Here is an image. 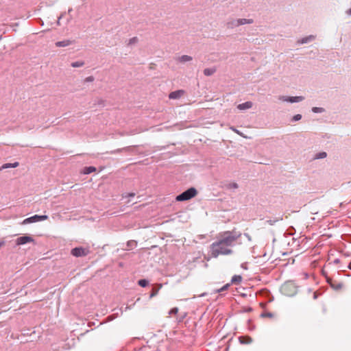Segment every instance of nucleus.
Instances as JSON below:
<instances>
[{"mask_svg":"<svg viewBox=\"0 0 351 351\" xmlns=\"http://www.w3.org/2000/svg\"><path fill=\"white\" fill-rule=\"evenodd\" d=\"M178 312V308L177 307H174L173 308H171L169 312V315H176L177 314Z\"/></svg>","mask_w":351,"mask_h":351,"instance_id":"c85d7f7f","label":"nucleus"},{"mask_svg":"<svg viewBox=\"0 0 351 351\" xmlns=\"http://www.w3.org/2000/svg\"><path fill=\"white\" fill-rule=\"evenodd\" d=\"M279 220H280V219H276V220H274V221H272V220H269V221H267V222H268L270 225H274V223H275L276 221H279Z\"/></svg>","mask_w":351,"mask_h":351,"instance_id":"f704fd0d","label":"nucleus"},{"mask_svg":"<svg viewBox=\"0 0 351 351\" xmlns=\"http://www.w3.org/2000/svg\"><path fill=\"white\" fill-rule=\"evenodd\" d=\"M34 241V239L32 237H29V236H23V237H20L19 238L16 239V244L17 245H24V244H26L27 243H31V242H33Z\"/></svg>","mask_w":351,"mask_h":351,"instance_id":"6e6552de","label":"nucleus"},{"mask_svg":"<svg viewBox=\"0 0 351 351\" xmlns=\"http://www.w3.org/2000/svg\"><path fill=\"white\" fill-rule=\"evenodd\" d=\"M137 42H138V38H137V37H133V38H132L129 39L128 43V45H134V44H136Z\"/></svg>","mask_w":351,"mask_h":351,"instance_id":"cd10ccee","label":"nucleus"},{"mask_svg":"<svg viewBox=\"0 0 351 351\" xmlns=\"http://www.w3.org/2000/svg\"><path fill=\"white\" fill-rule=\"evenodd\" d=\"M339 263V258H336L333 261V263L334 264H338Z\"/></svg>","mask_w":351,"mask_h":351,"instance_id":"58836bf2","label":"nucleus"},{"mask_svg":"<svg viewBox=\"0 0 351 351\" xmlns=\"http://www.w3.org/2000/svg\"><path fill=\"white\" fill-rule=\"evenodd\" d=\"M137 245V242L134 240H130L127 242L126 250H130L134 248Z\"/></svg>","mask_w":351,"mask_h":351,"instance_id":"a211bd4d","label":"nucleus"},{"mask_svg":"<svg viewBox=\"0 0 351 351\" xmlns=\"http://www.w3.org/2000/svg\"><path fill=\"white\" fill-rule=\"evenodd\" d=\"M4 245V242L3 241H0V247Z\"/></svg>","mask_w":351,"mask_h":351,"instance_id":"79ce46f5","label":"nucleus"},{"mask_svg":"<svg viewBox=\"0 0 351 351\" xmlns=\"http://www.w3.org/2000/svg\"><path fill=\"white\" fill-rule=\"evenodd\" d=\"M328 283H330V286L335 290H339L341 289L343 287V285L341 283L337 282V283H332L331 280H328Z\"/></svg>","mask_w":351,"mask_h":351,"instance_id":"aec40b11","label":"nucleus"},{"mask_svg":"<svg viewBox=\"0 0 351 351\" xmlns=\"http://www.w3.org/2000/svg\"><path fill=\"white\" fill-rule=\"evenodd\" d=\"M253 104L252 101H246L243 104H240L237 106V108L240 110H245L250 109L252 107Z\"/></svg>","mask_w":351,"mask_h":351,"instance_id":"9b49d317","label":"nucleus"},{"mask_svg":"<svg viewBox=\"0 0 351 351\" xmlns=\"http://www.w3.org/2000/svg\"><path fill=\"white\" fill-rule=\"evenodd\" d=\"M327 156L326 153L324 152H319L315 154L314 158L315 159H322L326 158Z\"/></svg>","mask_w":351,"mask_h":351,"instance_id":"b1692460","label":"nucleus"},{"mask_svg":"<svg viewBox=\"0 0 351 351\" xmlns=\"http://www.w3.org/2000/svg\"><path fill=\"white\" fill-rule=\"evenodd\" d=\"M19 165L18 162H15L14 163H5L1 167H0V171L8 168H15Z\"/></svg>","mask_w":351,"mask_h":351,"instance_id":"ddd939ff","label":"nucleus"},{"mask_svg":"<svg viewBox=\"0 0 351 351\" xmlns=\"http://www.w3.org/2000/svg\"><path fill=\"white\" fill-rule=\"evenodd\" d=\"M73 43L72 40H64L62 41H58L56 43V46L58 47H64L70 45Z\"/></svg>","mask_w":351,"mask_h":351,"instance_id":"f8f14e48","label":"nucleus"},{"mask_svg":"<svg viewBox=\"0 0 351 351\" xmlns=\"http://www.w3.org/2000/svg\"><path fill=\"white\" fill-rule=\"evenodd\" d=\"M135 196V193H128L127 195H123V197H133Z\"/></svg>","mask_w":351,"mask_h":351,"instance_id":"473e14b6","label":"nucleus"},{"mask_svg":"<svg viewBox=\"0 0 351 351\" xmlns=\"http://www.w3.org/2000/svg\"><path fill=\"white\" fill-rule=\"evenodd\" d=\"M302 119V115L300 114H295L293 117L292 121H298Z\"/></svg>","mask_w":351,"mask_h":351,"instance_id":"c756f323","label":"nucleus"},{"mask_svg":"<svg viewBox=\"0 0 351 351\" xmlns=\"http://www.w3.org/2000/svg\"><path fill=\"white\" fill-rule=\"evenodd\" d=\"M184 91L183 90L173 91L169 94V97L171 99H176L181 97L184 95Z\"/></svg>","mask_w":351,"mask_h":351,"instance_id":"9d476101","label":"nucleus"},{"mask_svg":"<svg viewBox=\"0 0 351 351\" xmlns=\"http://www.w3.org/2000/svg\"><path fill=\"white\" fill-rule=\"evenodd\" d=\"M261 317H273V314L271 313H269V312L263 313L261 314Z\"/></svg>","mask_w":351,"mask_h":351,"instance_id":"2f4dec72","label":"nucleus"},{"mask_svg":"<svg viewBox=\"0 0 351 351\" xmlns=\"http://www.w3.org/2000/svg\"><path fill=\"white\" fill-rule=\"evenodd\" d=\"M216 71V69L215 68H207L204 70V74L206 76H210L212 75Z\"/></svg>","mask_w":351,"mask_h":351,"instance_id":"6ab92c4d","label":"nucleus"},{"mask_svg":"<svg viewBox=\"0 0 351 351\" xmlns=\"http://www.w3.org/2000/svg\"><path fill=\"white\" fill-rule=\"evenodd\" d=\"M95 171H96V168L95 167L90 166V167H86L84 169L83 172H84V174H89V173H91L92 172Z\"/></svg>","mask_w":351,"mask_h":351,"instance_id":"412c9836","label":"nucleus"},{"mask_svg":"<svg viewBox=\"0 0 351 351\" xmlns=\"http://www.w3.org/2000/svg\"><path fill=\"white\" fill-rule=\"evenodd\" d=\"M241 235V232L234 230L226 231L219 234L216 241L231 249Z\"/></svg>","mask_w":351,"mask_h":351,"instance_id":"f257e3e1","label":"nucleus"},{"mask_svg":"<svg viewBox=\"0 0 351 351\" xmlns=\"http://www.w3.org/2000/svg\"><path fill=\"white\" fill-rule=\"evenodd\" d=\"M88 253V250L79 247H75L71 250V254L75 257H81L86 256Z\"/></svg>","mask_w":351,"mask_h":351,"instance_id":"0eeeda50","label":"nucleus"},{"mask_svg":"<svg viewBox=\"0 0 351 351\" xmlns=\"http://www.w3.org/2000/svg\"><path fill=\"white\" fill-rule=\"evenodd\" d=\"M93 80H94V77L93 76L87 77L85 79V82H93Z\"/></svg>","mask_w":351,"mask_h":351,"instance_id":"72a5a7b5","label":"nucleus"},{"mask_svg":"<svg viewBox=\"0 0 351 351\" xmlns=\"http://www.w3.org/2000/svg\"><path fill=\"white\" fill-rule=\"evenodd\" d=\"M157 293H158V290L154 291L151 293L150 297H151V298H152V297L155 296V295L157 294Z\"/></svg>","mask_w":351,"mask_h":351,"instance_id":"c9c22d12","label":"nucleus"},{"mask_svg":"<svg viewBox=\"0 0 351 351\" xmlns=\"http://www.w3.org/2000/svg\"><path fill=\"white\" fill-rule=\"evenodd\" d=\"M210 252L212 257L217 258L219 255L231 254L233 251L228 247L215 241L210 246Z\"/></svg>","mask_w":351,"mask_h":351,"instance_id":"f03ea898","label":"nucleus"},{"mask_svg":"<svg viewBox=\"0 0 351 351\" xmlns=\"http://www.w3.org/2000/svg\"><path fill=\"white\" fill-rule=\"evenodd\" d=\"M1 40V36H0V40Z\"/></svg>","mask_w":351,"mask_h":351,"instance_id":"c03bdc74","label":"nucleus"},{"mask_svg":"<svg viewBox=\"0 0 351 351\" xmlns=\"http://www.w3.org/2000/svg\"><path fill=\"white\" fill-rule=\"evenodd\" d=\"M47 219H48V216L47 215H35L34 216H32L30 217L25 219L23 221L22 224L26 225V224L31 223H36V222H38V221H41L46 220Z\"/></svg>","mask_w":351,"mask_h":351,"instance_id":"39448f33","label":"nucleus"},{"mask_svg":"<svg viewBox=\"0 0 351 351\" xmlns=\"http://www.w3.org/2000/svg\"><path fill=\"white\" fill-rule=\"evenodd\" d=\"M239 26L238 19H230L226 23V27L228 29H234Z\"/></svg>","mask_w":351,"mask_h":351,"instance_id":"1a4fd4ad","label":"nucleus"},{"mask_svg":"<svg viewBox=\"0 0 351 351\" xmlns=\"http://www.w3.org/2000/svg\"><path fill=\"white\" fill-rule=\"evenodd\" d=\"M239 26L245 24H252L254 23V20L252 19H238Z\"/></svg>","mask_w":351,"mask_h":351,"instance_id":"2eb2a0df","label":"nucleus"},{"mask_svg":"<svg viewBox=\"0 0 351 351\" xmlns=\"http://www.w3.org/2000/svg\"><path fill=\"white\" fill-rule=\"evenodd\" d=\"M279 99L283 101L289 102V103H298L304 99V97L302 96H295V97H290V96H280Z\"/></svg>","mask_w":351,"mask_h":351,"instance_id":"423d86ee","label":"nucleus"},{"mask_svg":"<svg viewBox=\"0 0 351 351\" xmlns=\"http://www.w3.org/2000/svg\"><path fill=\"white\" fill-rule=\"evenodd\" d=\"M241 280H242L241 276L234 275L232 276V278L231 279V283L234 284V285H238L241 282Z\"/></svg>","mask_w":351,"mask_h":351,"instance_id":"f3484780","label":"nucleus"},{"mask_svg":"<svg viewBox=\"0 0 351 351\" xmlns=\"http://www.w3.org/2000/svg\"><path fill=\"white\" fill-rule=\"evenodd\" d=\"M240 341L241 343H250L252 342V339L250 337H240Z\"/></svg>","mask_w":351,"mask_h":351,"instance_id":"5701e85b","label":"nucleus"},{"mask_svg":"<svg viewBox=\"0 0 351 351\" xmlns=\"http://www.w3.org/2000/svg\"><path fill=\"white\" fill-rule=\"evenodd\" d=\"M247 265V263H242L241 266V267L243 269H247V265Z\"/></svg>","mask_w":351,"mask_h":351,"instance_id":"e433bc0d","label":"nucleus"},{"mask_svg":"<svg viewBox=\"0 0 351 351\" xmlns=\"http://www.w3.org/2000/svg\"><path fill=\"white\" fill-rule=\"evenodd\" d=\"M348 267L350 269H351V262L350 263L349 265H348Z\"/></svg>","mask_w":351,"mask_h":351,"instance_id":"37998d69","label":"nucleus"},{"mask_svg":"<svg viewBox=\"0 0 351 351\" xmlns=\"http://www.w3.org/2000/svg\"><path fill=\"white\" fill-rule=\"evenodd\" d=\"M84 65V61H77L71 63V66L74 68L81 67Z\"/></svg>","mask_w":351,"mask_h":351,"instance_id":"393cba45","label":"nucleus"},{"mask_svg":"<svg viewBox=\"0 0 351 351\" xmlns=\"http://www.w3.org/2000/svg\"><path fill=\"white\" fill-rule=\"evenodd\" d=\"M239 186L236 182H230L226 185V189L228 190H234L238 189Z\"/></svg>","mask_w":351,"mask_h":351,"instance_id":"4be33fe9","label":"nucleus"},{"mask_svg":"<svg viewBox=\"0 0 351 351\" xmlns=\"http://www.w3.org/2000/svg\"><path fill=\"white\" fill-rule=\"evenodd\" d=\"M232 130L234 131L236 133L239 134V132L237 130L232 128Z\"/></svg>","mask_w":351,"mask_h":351,"instance_id":"a19ab883","label":"nucleus"},{"mask_svg":"<svg viewBox=\"0 0 351 351\" xmlns=\"http://www.w3.org/2000/svg\"><path fill=\"white\" fill-rule=\"evenodd\" d=\"M192 59H193L192 57L190 56L183 55L178 58V61L180 62L184 63V62H189V61L192 60Z\"/></svg>","mask_w":351,"mask_h":351,"instance_id":"dca6fc26","label":"nucleus"},{"mask_svg":"<svg viewBox=\"0 0 351 351\" xmlns=\"http://www.w3.org/2000/svg\"><path fill=\"white\" fill-rule=\"evenodd\" d=\"M230 287V284H229V283H228V284L225 285L224 286H223L221 289H219L218 290V292H219V293H220V292H223V291H224L227 290V289H228V287Z\"/></svg>","mask_w":351,"mask_h":351,"instance_id":"7c9ffc66","label":"nucleus"},{"mask_svg":"<svg viewBox=\"0 0 351 351\" xmlns=\"http://www.w3.org/2000/svg\"><path fill=\"white\" fill-rule=\"evenodd\" d=\"M281 292L285 295L293 296L297 293V289L293 283L287 282L281 287Z\"/></svg>","mask_w":351,"mask_h":351,"instance_id":"20e7f679","label":"nucleus"},{"mask_svg":"<svg viewBox=\"0 0 351 351\" xmlns=\"http://www.w3.org/2000/svg\"><path fill=\"white\" fill-rule=\"evenodd\" d=\"M148 283H149L148 280H147L145 279H141L138 282V285L142 287H145L148 285Z\"/></svg>","mask_w":351,"mask_h":351,"instance_id":"a878e982","label":"nucleus"},{"mask_svg":"<svg viewBox=\"0 0 351 351\" xmlns=\"http://www.w3.org/2000/svg\"><path fill=\"white\" fill-rule=\"evenodd\" d=\"M196 195L197 190L193 187H191L180 195H177L176 199L178 202L187 201L194 197Z\"/></svg>","mask_w":351,"mask_h":351,"instance_id":"7ed1b4c3","label":"nucleus"},{"mask_svg":"<svg viewBox=\"0 0 351 351\" xmlns=\"http://www.w3.org/2000/svg\"><path fill=\"white\" fill-rule=\"evenodd\" d=\"M244 235L247 238V239H248L249 241H250V240H251V237H250V236L249 235V234H247V233H245V234H244Z\"/></svg>","mask_w":351,"mask_h":351,"instance_id":"4c0bfd02","label":"nucleus"},{"mask_svg":"<svg viewBox=\"0 0 351 351\" xmlns=\"http://www.w3.org/2000/svg\"><path fill=\"white\" fill-rule=\"evenodd\" d=\"M314 39H315V36L313 35H310V36H306L304 38H302V39L298 40V43L300 44H306V43H308L313 40Z\"/></svg>","mask_w":351,"mask_h":351,"instance_id":"4468645a","label":"nucleus"},{"mask_svg":"<svg viewBox=\"0 0 351 351\" xmlns=\"http://www.w3.org/2000/svg\"><path fill=\"white\" fill-rule=\"evenodd\" d=\"M346 13L348 14V15H351V8L350 9H348L347 11H346Z\"/></svg>","mask_w":351,"mask_h":351,"instance_id":"ea45409f","label":"nucleus"},{"mask_svg":"<svg viewBox=\"0 0 351 351\" xmlns=\"http://www.w3.org/2000/svg\"><path fill=\"white\" fill-rule=\"evenodd\" d=\"M312 111L315 113H322L324 112V109L323 108L319 107H313L312 108Z\"/></svg>","mask_w":351,"mask_h":351,"instance_id":"bb28decb","label":"nucleus"}]
</instances>
